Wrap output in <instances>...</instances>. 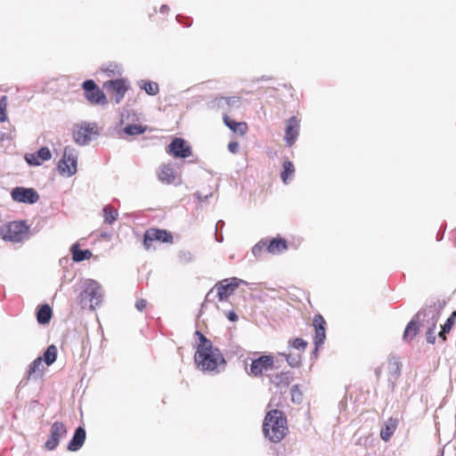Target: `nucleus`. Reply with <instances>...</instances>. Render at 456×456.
Segmentation results:
<instances>
[{"label":"nucleus","mask_w":456,"mask_h":456,"mask_svg":"<svg viewBox=\"0 0 456 456\" xmlns=\"http://www.w3.org/2000/svg\"><path fill=\"white\" fill-rule=\"evenodd\" d=\"M194 361L200 370L209 373H218L226 365L223 354L219 348L215 346L206 350L196 351Z\"/></svg>","instance_id":"f257e3e1"},{"label":"nucleus","mask_w":456,"mask_h":456,"mask_svg":"<svg viewBox=\"0 0 456 456\" xmlns=\"http://www.w3.org/2000/svg\"><path fill=\"white\" fill-rule=\"evenodd\" d=\"M286 423V418L281 411H270L266 414L263 423V432L265 436L273 443L281 441L288 430Z\"/></svg>","instance_id":"f03ea898"},{"label":"nucleus","mask_w":456,"mask_h":456,"mask_svg":"<svg viewBox=\"0 0 456 456\" xmlns=\"http://www.w3.org/2000/svg\"><path fill=\"white\" fill-rule=\"evenodd\" d=\"M103 295V289L98 281L86 279L82 284L80 303L84 308L94 310L102 303Z\"/></svg>","instance_id":"7ed1b4c3"},{"label":"nucleus","mask_w":456,"mask_h":456,"mask_svg":"<svg viewBox=\"0 0 456 456\" xmlns=\"http://www.w3.org/2000/svg\"><path fill=\"white\" fill-rule=\"evenodd\" d=\"M248 285V282L237 277L224 279L208 292L206 300L214 301L218 298L219 301H226L240 285Z\"/></svg>","instance_id":"20e7f679"},{"label":"nucleus","mask_w":456,"mask_h":456,"mask_svg":"<svg viewBox=\"0 0 456 456\" xmlns=\"http://www.w3.org/2000/svg\"><path fill=\"white\" fill-rule=\"evenodd\" d=\"M440 316V311L436 305H429L415 315V319L421 326L427 329V341L429 344L436 342L435 331Z\"/></svg>","instance_id":"39448f33"},{"label":"nucleus","mask_w":456,"mask_h":456,"mask_svg":"<svg viewBox=\"0 0 456 456\" xmlns=\"http://www.w3.org/2000/svg\"><path fill=\"white\" fill-rule=\"evenodd\" d=\"M28 231L25 221H12L0 227V236L5 241L20 243L28 238Z\"/></svg>","instance_id":"423d86ee"},{"label":"nucleus","mask_w":456,"mask_h":456,"mask_svg":"<svg viewBox=\"0 0 456 456\" xmlns=\"http://www.w3.org/2000/svg\"><path fill=\"white\" fill-rule=\"evenodd\" d=\"M77 152L67 146L64 148L62 159L58 163V171L61 175L70 177L77 173Z\"/></svg>","instance_id":"0eeeda50"},{"label":"nucleus","mask_w":456,"mask_h":456,"mask_svg":"<svg viewBox=\"0 0 456 456\" xmlns=\"http://www.w3.org/2000/svg\"><path fill=\"white\" fill-rule=\"evenodd\" d=\"M86 99L94 105H106L108 101L104 93L96 86L94 81L88 79L83 82Z\"/></svg>","instance_id":"6e6552de"},{"label":"nucleus","mask_w":456,"mask_h":456,"mask_svg":"<svg viewBox=\"0 0 456 456\" xmlns=\"http://www.w3.org/2000/svg\"><path fill=\"white\" fill-rule=\"evenodd\" d=\"M67 435L66 426L60 421L53 423L50 430V436L45 444V447L48 451H53L57 448L61 439Z\"/></svg>","instance_id":"1a4fd4ad"},{"label":"nucleus","mask_w":456,"mask_h":456,"mask_svg":"<svg viewBox=\"0 0 456 456\" xmlns=\"http://www.w3.org/2000/svg\"><path fill=\"white\" fill-rule=\"evenodd\" d=\"M95 124L83 123L77 125L73 129V140L79 145H86L92 140L91 135L94 134Z\"/></svg>","instance_id":"9d476101"},{"label":"nucleus","mask_w":456,"mask_h":456,"mask_svg":"<svg viewBox=\"0 0 456 456\" xmlns=\"http://www.w3.org/2000/svg\"><path fill=\"white\" fill-rule=\"evenodd\" d=\"M160 241L170 243L173 241V236L166 230L149 229L144 233L143 245L145 248L149 249L152 246L153 241Z\"/></svg>","instance_id":"9b49d317"},{"label":"nucleus","mask_w":456,"mask_h":456,"mask_svg":"<svg viewBox=\"0 0 456 456\" xmlns=\"http://www.w3.org/2000/svg\"><path fill=\"white\" fill-rule=\"evenodd\" d=\"M16 202L34 204L39 200V195L33 188L16 187L11 192Z\"/></svg>","instance_id":"f8f14e48"},{"label":"nucleus","mask_w":456,"mask_h":456,"mask_svg":"<svg viewBox=\"0 0 456 456\" xmlns=\"http://www.w3.org/2000/svg\"><path fill=\"white\" fill-rule=\"evenodd\" d=\"M273 357L270 355H262L257 359L252 361L250 364L249 374L254 377L261 376L265 371L273 370Z\"/></svg>","instance_id":"ddd939ff"},{"label":"nucleus","mask_w":456,"mask_h":456,"mask_svg":"<svg viewBox=\"0 0 456 456\" xmlns=\"http://www.w3.org/2000/svg\"><path fill=\"white\" fill-rule=\"evenodd\" d=\"M104 87L113 94L115 102L119 103L128 89V84L126 80L121 78L104 83Z\"/></svg>","instance_id":"4468645a"},{"label":"nucleus","mask_w":456,"mask_h":456,"mask_svg":"<svg viewBox=\"0 0 456 456\" xmlns=\"http://www.w3.org/2000/svg\"><path fill=\"white\" fill-rule=\"evenodd\" d=\"M167 152L177 159H185L191 155V148L182 138H175L167 146Z\"/></svg>","instance_id":"2eb2a0df"},{"label":"nucleus","mask_w":456,"mask_h":456,"mask_svg":"<svg viewBox=\"0 0 456 456\" xmlns=\"http://www.w3.org/2000/svg\"><path fill=\"white\" fill-rule=\"evenodd\" d=\"M299 128L300 121L297 117H291L288 119L284 135L287 146L290 147L296 142L299 134Z\"/></svg>","instance_id":"dca6fc26"},{"label":"nucleus","mask_w":456,"mask_h":456,"mask_svg":"<svg viewBox=\"0 0 456 456\" xmlns=\"http://www.w3.org/2000/svg\"><path fill=\"white\" fill-rule=\"evenodd\" d=\"M325 325L326 322L323 317L320 314L315 315L314 318V326L315 330V335L314 338L315 348L318 349L319 346L323 345L324 340L326 338L325 334Z\"/></svg>","instance_id":"f3484780"},{"label":"nucleus","mask_w":456,"mask_h":456,"mask_svg":"<svg viewBox=\"0 0 456 456\" xmlns=\"http://www.w3.org/2000/svg\"><path fill=\"white\" fill-rule=\"evenodd\" d=\"M86 440V430L82 427H78L73 435L72 439L68 444V450L70 452L78 451L84 444Z\"/></svg>","instance_id":"a211bd4d"},{"label":"nucleus","mask_w":456,"mask_h":456,"mask_svg":"<svg viewBox=\"0 0 456 456\" xmlns=\"http://www.w3.org/2000/svg\"><path fill=\"white\" fill-rule=\"evenodd\" d=\"M158 177L160 182L170 184L175 183L176 175L174 167L170 164H164L159 168Z\"/></svg>","instance_id":"6ab92c4d"},{"label":"nucleus","mask_w":456,"mask_h":456,"mask_svg":"<svg viewBox=\"0 0 456 456\" xmlns=\"http://www.w3.org/2000/svg\"><path fill=\"white\" fill-rule=\"evenodd\" d=\"M43 359L42 357H37L28 366V370L27 372V379H37L42 377L43 375Z\"/></svg>","instance_id":"aec40b11"},{"label":"nucleus","mask_w":456,"mask_h":456,"mask_svg":"<svg viewBox=\"0 0 456 456\" xmlns=\"http://www.w3.org/2000/svg\"><path fill=\"white\" fill-rule=\"evenodd\" d=\"M224 124L233 132L240 135H244L248 130V126L245 122H236L231 120L227 114L223 116Z\"/></svg>","instance_id":"412c9836"},{"label":"nucleus","mask_w":456,"mask_h":456,"mask_svg":"<svg viewBox=\"0 0 456 456\" xmlns=\"http://www.w3.org/2000/svg\"><path fill=\"white\" fill-rule=\"evenodd\" d=\"M397 423L398 421L395 419L390 418L387 419L380 430V437L383 441L387 442L390 439L397 428Z\"/></svg>","instance_id":"4be33fe9"},{"label":"nucleus","mask_w":456,"mask_h":456,"mask_svg":"<svg viewBox=\"0 0 456 456\" xmlns=\"http://www.w3.org/2000/svg\"><path fill=\"white\" fill-rule=\"evenodd\" d=\"M287 248V241L283 239H273L267 243V251L274 255L281 253Z\"/></svg>","instance_id":"5701e85b"},{"label":"nucleus","mask_w":456,"mask_h":456,"mask_svg":"<svg viewBox=\"0 0 456 456\" xmlns=\"http://www.w3.org/2000/svg\"><path fill=\"white\" fill-rule=\"evenodd\" d=\"M72 259L75 262H81L89 259L92 256V252L89 249H80L77 244L72 245L71 248Z\"/></svg>","instance_id":"b1692460"},{"label":"nucleus","mask_w":456,"mask_h":456,"mask_svg":"<svg viewBox=\"0 0 456 456\" xmlns=\"http://www.w3.org/2000/svg\"><path fill=\"white\" fill-rule=\"evenodd\" d=\"M52 318V309L48 305H43L37 313V320L40 324H47Z\"/></svg>","instance_id":"393cba45"},{"label":"nucleus","mask_w":456,"mask_h":456,"mask_svg":"<svg viewBox=\"0 0 456 456\" xmlns=\"http://www.w3.org/2000/svg\"><path fill=\"white\" fill-rule=\"evenodd\" d=\"M387 370L389 371V382L394 383L401 373V365L396 360H390L387 363Z\"/></svg>","instance_id":"a878e982"},{"label":"nucleus","mask_w":456,"mask_h":456,"mask_svg":"<svg viewBox=\"0 0 456 456\" xmlns=\"http://www.w3.org/2000/svg\"><path fill=\"white\" fill-rule=\"evenodd\" d=\"M418 322H419L414 318L407 324L405 330L403 332V340H411L417 335Z\"/></svg>","instance_id":"bb28decb"},{"label":"nucleus","mask_w":456,"mask_h":456,"mask_svg":"<svg viewBox=\"0 0 456 456\" xmlns=\"http://www.w3.org/2000/svg\"><path fill=\"white\" fill-rule=\"evenodd\" d=\"M118 216V211L110 205L103 208L104 222L108 224H112Z\"/></svg>","instance_id":"cd10ccee"},{"label":"nucleus","mask_w":456,"mask_h":456,"mask_svg":"<svg viewBox=\"0 0 456 456\" xmlns=\"http://www.w3.org/2000/svg\"><path fill=\"white\" fill-rule=\"evenodd\" d=\"M295 168L291 161L286 160L283 163V171L281 174V180L284 183H288V181L294 175Z\"/></svg>","instance_id":"c85d7f7f"},{"label":"nucleus","mask_w":456,"mask_h":456,"mask_svg":"<svg viewBox=\"0 0 456 456\" xmlns=\"http://www.w3.org/2000/svg\"><path fill=\"white\" fill-rule=\"evenodd\" d=\"M57 358V348L54 345H51L47 347L45 352L44 353L43 361L46 363V365H52Z\"/></svg>","instance_id":"c756f323"},{"label":"nucleus","mask_w":456,"mask_h":456,"mask_svg":"<svg viewBox=\"0 0 456 456\" xmlns=\"http://www.w3.org/2000/svg\"><path fill=\"white\" fill-rule=\"evenodd\" d=\"M210 108L222 110L224 111L223 116L224 114H227L226 112L230 110L227 102V97L216 98L214 101L210 102Z\"/></svg>","instance_id":"7c9ffc66"},{"label":"nucleus","mask_w":456,"mask_h":456,"mask_svg":"<svg viewBox=\"0 0 456 456\" xmlns=\"http://www.w3.org/2000/svg\"><path fill=\"white\" fill-rule=\"evenodd\" d=\"M140 87L143 89L150 95H156L159 89V85L152 81H142Z\"/></svg>","instance_id":"2f4dec72"},{"label":"nucleus","mask_w":456,"mask_h":456,"mask_svg":"<svg viewBox=\"0 0 456 456\" xmlns=\"http://www.w3.org/2000/svg\"><path fill=\"white\" fill-rule=\"evenodd\" d=\"M146 131V126L141 125H128L124 128V133L128 135L142 134Z\"/></svg>","instance_id":"473e14b6"},{"label":"nucleus","mask_w":456,"mask_h":456,"mask_svg":"<svg viewBox=\"0 0 456 456\" xmlns=\"http://www.w3.org/2000/svg\"><path fill=\"white\" fill-rule=\"evenodd\" d=\"M456 315V312H453L452 314L447 319L445 323L442 326L441 331L439 332V337L445 340V334L450 332L453 323H454V316Z\"/></svg>","instance_id":"72a5a7b5"},{"label":"nucleus","mask_w":456,"mask_h":456,"mask_svg":"<svg viewBox=\"0 0 456 456\" xmlns=\"http://www.w3.org/2000/svg\"><path fill=\"white\" fill-rule=\"evenodd\" d=\"M196 335L199 337L200 343L197 346L196 351L206 350L213 346L212 342L207 338L200 331H196Z\"/></svg>","instance_id":"f704fd0d"},{"label":"nucleus","mask_w":456,"mask_h":456,"mask_svg":"<svg viewBox=\"0 0 456 456\" xmlns=\"http://www.w3.org/2000/svg\"><path fill=\"white\" fill-rule=\"evenodd\" d=\"M196 335L199 337L200 343L197 346L196 351L206 350L213 346L212 342L207 338L200 331H196Z\"/></svg>","instance_id":"c9c22d12"},{"label":"nucleus","mask_w":456,"mask_h":456,"mask_svg":"<svg viewBox=\"0 0 456 456\" xmlns=\"http://www.w3.org/2000/svg\"><path fill=\"white\" fill-rule=\"evenodd\" d=\"M265 248L267 249V241L262 240L252 248V254L256 257H259L262 255Z\"/></svg>","instance_id":"e433bc0d"},{"label":"nucleus","mask_w":456,"mask_h":456,"mask_svg":"<svg viewBox=\"0 0 456 456\" xmlns=\"http://www.w3.org/2000/svg\"><path fill=\"white\" fill-rule=\"evenodd\" d=\"M178 258H179L180 262H182L183 264H187V263H191L194 260V256L189 250H182L178 254Z\"/></svg>","instance_id":"4c0bfd02"},{"label":"nucleus","mask_w":456,"mask_h":456,"mask_svg":"<svg viewBox=\"0 0 456 456\" xmlns=\"http://www.w3.org/2000/svg\"><path fill=\"white\" fill-rule=\"evenodd\" d=\"M39 158V159L43 161H47L51 159L52 153L51 151L47 147H42L36 152Z\"/></svg>","instance_id":"58836bf2"},{"label":"nucleus","mask_w":456,"mask_h":456,"mask_svg":"<svg viewBox=\"0 0 456 456\" xmlns=\"http://www.w3.org/2000/svg\"><path fill=\"white\" fill-rule=\"evenodd\" d=\"M7 97L4 95L0 99V122L6 120Z\"/></svg>","instance_id":"ea45409f"},{"label":"nucleus","mask_w":456,"mask_h":456,"mask_svg":"<svg viewBox=\"0 0 456 456\" xmlns=\"http://www.w3.org/2000/svg\"><path fill=\"white\" fill-rule=\"evenodd\" d=\"M25 159L29 166H40L42 163L37 153H27Z\"/></svg>","instance_id":"a19ab883"},{"label":"nucleus","mask_w":456,"mask_h":456,"mask_svg":"<svg viewBox=\"0 0 456 456\" xmlns=\"http://www.w3.org/2000/svg\"><path fill=\"white\" fill-rule=\"evenodd\" d=\"M289 345L295 348V349H297V350H305L306 346H307V342L305 341L304 339L302 338H294L293 340H290L289 341Z\"/></svg>","instance_id":"79ce46f5"},{"label":"nucleus","mask_w":456,"mask_h":456,"mask_svg":"<svg viewBox=\"0 0 456 456\" xmlns=\"http://www.w3.org/2000/svg\"><path fill=\"white\" fill-rule=\"evenodd\" d=\"M284 356L286 357V360H287L288 363L289 364V366L297 367L300 364V355L299 354H284Z\"/></svg>","instance_id":"37998d69"},{"label":"nucleus","mask_w":456,"mask_h":456,"mask_svg":"<svg viewBox=\"0 0 456 456\" xmlns=\"http://www.w3.org/2000/svg\"><path fill=\"white\" fill-rule=\"evenodd\" d=\"M291 398L293 402L300 403L302 399V394L297 385L291 387Z\"/></svg>","instance_id":"c03bdc74"},{"label":"nucleus","mask_w":456,"mask_h":456,"mask_svg":"<svg viewBox=\"0 0 456 456\" xmlns=\"http://www.w3.org/2000/svg\"><path fill=\"white\" fill-rule=\"evenodd\" d=\"M272 382L275 383L277 385L283 383L284 386H288L289 383L288 375L283 374V373H281V375H277L274 378V379L272 380Z\"/></svg>","instance_id":"a18cd8bd"},{"label":"nucleus","mask_w":456,"mask_h":456,"mask_svg":"<svg viewBox=\"0 0 456 456\" xmlns=\"http://www.w3.org/2000/svg\"><path fill=\"white\" fill-rule=\"evenodd\" d=\"M227 102L229 105V110L239 108L240 104V99L237 96L227 97Z\"/></svg>","instance_id":"49530a36"},{"label":"nucleus","mask_w":456,"mask_h":456,"mask_svg":"<svg viewBox=\"0 0 456 456\" xmlns=\"http://www.w3.org/2000/svg\"><path fill=\"white\" fill-rule=\"evenodd\" d=\"M146 305H147V302H146V300H145V299H143V298H140V299H138V300L136 301V303H135V308H136L138 311H140V312L143 311V310L145 309Z\"/></svg>","instance_id":"de8ad7c7"},{"label":"nucleus","mask_w":456,"mask_h":456,"mask_svg":"<svg viewBox=\"0 0 456 456\" xmlns=\"http://www.w3.org/2000/svg\"><path fill=\"white\" fill-rule=\"evenodd\" d=\"M228 150L230 152L236 154L239 151V143L237 142H231L228 144Z\"/></svg>","instance_id":"09e8293b"},{"label":"nucleus","mask_w":456,"mask_h":456,"mask_svg":"<svg viewBox=\"0 0 456 456\" xmlns=\"http://www.w3.org/2000/svg\"><path fill=\"white\" fill-rule=\"evenodd\" d=\"M227 318L231 322H235V321L238 320V316H237V314L233 311H231V312L228 313Z\"/></svg>","instance_id":"8fccbe9b"},{"label":"nucleus","mask_w":456,"mask_h":456,"mask_svg":"<svg viewBox=\"0 0 456 456\" xmlns=\"http://www.w3.org/2000/svg\"><path fill=\"white\" fill-rule=\"evenodd\" d=\"M224 225V222L222 220H219L216 224V231H217L218 228H223Z\"/></svg>","instance_id":"3c124183"},{"label":"nucleus","mask_w":456,"mask_h":456,"mask_svg":"<svg viewBox=\"0 0 456 456\" xmlns=\"http://www.w3.org/2000/svg\"><path fill=\"white\" fill-rule=\"evenodd\" d=\"M169 10V7L168 5L167 4H163L161 7H160V12L164 13L166 12H167Z\"/></svg>","instance_id":"603ef678"},{"label":"nucleus","mask_w":456,"mask_h":456,"mask_svg":"<svg viewBox=\"0 0 456 456\" xmlns=\"http://www.w3.org/2000/svg\"><path fill=\"white\" fill-rule=\"evenodd\" d=\"M216 240H217L218 242L223 241V236H222V235L218 236V235L216 234Z\"/></svg>","instance_id":"864d4df0"},{"label":"nucleus","mask_w":456,"mask_h":456,"mask_svg":"<svg viewBox=\"0 0 456 456\" xmlns=\"http://www.w3.org/2000/svg\"><path fill=\"white\" fill-rule=\"evenodd\" d=\"M442 456V455H441Z\"/></svg>","instance_id":"5fc2aeb1"}]
</instances>
